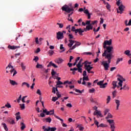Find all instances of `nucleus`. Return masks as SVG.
Returning <instances> with one entry per match:
<instances>
[{
	"label": "nucleus",
	"instance_id": "obj_9",
	"mask_svg": "<svg viewBox=\"0 0 131 131\" xmlns=\"http://www.w3.org/2000/svg\"><path fill=\"white\" fill-rule=\"evenodd\" d=\"M115 102L116 104V110H119V106H120V100L118 99L115 100Z\"/></svg>",
	"mask_w": 131,
	"mask_h": 131
},
{
	"label": "nucleus",
	"instance_id": "obj_35",
	"mask_svg": "<svg viewBox=\"0 0 131 131\" xmlns=\"http://www.w3.org/2000/svg\"><path fill=\"white\" fill-rule=\"evenodd\" d=\"M99 126H100V127H108V125L104 123H101L99 125Z\"/></svg>",
	"mask_w": 131,
	"mask_h": 131
},
{
	"label": "nucleus",
	"instance_id": "obj_51",
	"mask_svg": "<svg viewBox=\"0 0 131 131\" xmlns=\"http://www.w3.org/2000/svg\"><path fill=\"white\" fill-rule=\"evenodd\" d=\"M78 72H80V73H82V68H77Z\"/></svg>",
	"mask_w": 131,
	"mask_h": 131
},
{
	"label": "nucleus",
	"instance_id": "obj_19",
	"mask_svg": "<svg viewBox=\"0 0 131 131\" xmlns=\"http://www.w3.org/2000/svg\"><path fill=\"white\" fill-rule=\"evenodd\" d=\"M125 8V7L122 4H121L120 6H119V11H124Z\"/></svg>",
	"mask_w": 131,
	"mask_h": 131
},
{
	"label": "nucleus",
	"instance_id": "obj_23",
	"mask_svg": "<svg viewBox=\"0 0 131 131\" xmlns=\"http://www.w3.org/2000/svg\"><path fill=\"white\" fill-rule=\"evenodd\" d=\"M2 125H3L4 129L6 130V131H8L9 130V129L8 128V126H7V124L5 123H2Z\"/></svg>",
	"mask_w": 131,
	"mask_h": 131
},
{
	"label": "nucleus",
	"instance_id": "obj_6",
	"mask_svg": "<svg viewBox=\"0 0 131 131\" xmlns=\"http://www.w3.org/2000/svg\"><path fill=\"white\" fill-rule=\"evenodd\" d=\"M84 64V69L85 70H92L93 69V67H91V65L88 64L86 63V61H85L84 62L82 63V64Z\"/></svg>",
	"mask_w": 131,
	"mask_h": 131
},
{
	"label": "nucleus",
	"instance_id": "obj_58",
	"mask_svg": "<svg viewBox=\"0 0 131 131\" xmlns=\"http://www.w3.org/2000/svg\"><path fill=\"white\" fill-rule=\"evenodd\" d=\"M25 98H27V96H24L23 97L22 99H21V101L23 102V103H25Z\"/></svg>",
	"mask_w": 131,
	"mask_h": 131
},
{
	"label": "nucleus",
	"instance_id": "obj_55",
	"mask_svg": "<svg viewBox=\"0 0 131 131\" xmlns=\"http://www.w3.org/2000/svg\"><path fill=\"white\" fill-rule=\"evenodd\" d=\"M38 57L35 56L34 58L33 59V61H35V62H37V61H38Z\"/></svg>",
	"mask_w": 131,
	"mask_h": 131
},
{
	"label": "nucleus",
	"instance_id": "obj_50",
	"mask_svg": "<svg viewBox=\"0 0 131 131\" xmlns=\"http://www.w3.org/2000/svg\"><path fill=\"white\" fill-rule=\"evenodd\" d=\"M36 94H37L39 96H41V92H40V90L38 89L37 91Z\"/></svg>",
	"mask_w": 131,
	"mask_h": 131
},
{
	"label": "nucleus",
	"instance_id": "obj_14",
	"mask_svg": "<svg viewBox=\"0 0 131 131\" xmlns=\"http://www.w3.org/2000/svg\"><path fill=\"white\" fill-rule=\"evenodd\" d=\"M54 61L55 62V63H57V64H58V65L59 64H61V63L63 62V59H62V58H57Z\"/></svg>",
	"mask_w": 131,
	"mask_h": 131
},
{
	"label": "nucleus",
	"instance_id": "obj_16",
	"mask_svg": "<svg viewBox=\"0 0 131 131\" xmlns=\"http://www.w3.org/2000/svg\"><path fill=\"white\" fill-rule=\"evenodd\" d=\"M9 82L12 85H18V83L13 80H9Z\"/></svg>",
	"mask_w": 131,
	"mask_h": 131
},
{
	"label": "nucleus",
	"instance_id": "obj_64",
	"mask_svg": "<svg viewBox=\"0 0 131 131\" xmlns=\"http://www.w3.org/2000/svg\"><path fill=\"white\" fill-rule=\"evenodd\" d=\"M77 68H81V67H82V64H80L79 63H78L77 65H76Z\"/></svg>",
	"mask_w": 131,
	"mask_h": 131
},
{
	"label": "nucleus",
	"instance_id": "obj_22",
	"mask_svg": "<svg viewBox=\"0 0 131 131\" xmlns=\"http://www.w3.org/2000/svg\"><path fill=\"white\" fill-rule=\"evenodd\" d=\"M93 29V26L92 25H88L86 26V30H88V31H89V30H92Z\"/></svg>",
	"mask_w": 131,
	"mask_h": 131
},
{
	"label": "nucleus",
	"instance_id": "obj_40",
	"mask_svg": "<svg viewBox=\"0 0 131 131\" xmlns=\"http://www.w3.org/2000/svg\"><path fill=\"white\" fill-rule=\"evenodd\" d=\"M60 50H63L62 52H65V48L63 47V45H60Z\"/></svg>",
	"mask_w": 131,
	"mask_h": 131
},
{
	"label": "nucleus",
	"instance_id": "obj_38",
	"mask_svg": "<svg viewBox=\"0 0 131 131\" xmlns=\"http://www.w3.org/2000/svg\"><path fill=\"white\" fill-rule=\"evenodd\" d=\"M103 82H104V81H100L99 82H97V85H100V86H102Z\"/></svg>",
	"mask_w": 131,
	"mask_h": 131
},
{
	"label": "nucleus",
	"instance_id": "obj_46",
	"mask_svg": "<svg viewBox=\"0 0 131 131\" xmlns=\"http://www.w3.org/2000/svg\"><path fill=\"white\" fill-rule=\"evenodd\" d=\"M77 127L79 128L80 130H83V129H84V127H83V126H81L79 125H78L77 126Z\"/></svg>",
	"mask_w": 131,
	"mask_h": 131
},
{
	"label": "nucleus",
	"instance_id": "obj_20",
	"mask_svg": "<svg viewBox=\"0 0 131 131\" xmlns=\"http://www.w3.org/2000/svg\"><path fill=\"white\" fill-rule=\"evenodd\" d=\"M124 54L126 55V56H128V57H130V56H131L130 51H129L128 50L125 51Z\"/></svg>",
	"mask_w": 131,
	"mask_h": 131
},
{
	"label": "nucleus",
	"instance_id": "obj_17",
	"mask_svg": "<svg viewBox=\"0 0 131 131\" xmlns=\"http://www.w3.org/2000/svg\"><path fill=\"white\" fill-rule=\"evenodd\" d=\"M8 122L10 124H15V120H13V119L8 118L7 120Z\"/></svg>",
	"mask_w": 131,
	"mask_h": 131
},
{
	"label": "nucleus",
	"instance_id": "obj_32",
	"mask_svg": "<svg viewBox=\"0 0 131 131\" xmlns=\"http://www.w3.org/2000/svg\"><path fill=\"white\" fill-rule=\"evenodd\" d=\"M117 94V91L116 90H115L114 92L112 93L113 95V99H114L116 97V94Z\"/></svg>",
	"mask_w": 131,
	"mask_h": 131
},
{
	"label": "nucleus",
	"instance_id": "obj_26",
	"mask_svg": "<svg viewBox=\"0 0 131 131\" xmlns=\"http://www.w3.org/2000/svg\"><path fill=\"white\" fill-rule=\"evenodd\" d=\"M54 113V110H51L50 112L47 111V112H46V115H53Z\"/></svg>",
	"mask_w": 131,
	"mask_h": 131
},
{
	"label": "nucleus",
	"instance_id": "obj_31",
	"mask_svg": "<svg viewBox=\"0 0 131 131\" xmlns=\"http://www.w3.org/2000/svg\"><path fill=\"white\" fill-rule=\"evenodd\" d=\"M44 119H45V120L46 121V122H49V123H51V122L52 121V119L50 117H48L47 118H45Z\"/></svg>",
	"mask_w": 131,
	"mask_h": 131
},
{
	"label": "nucleus",
	"instance_id": "obj_63",
	"mask_svg": "<svg viewBox=\"0 0 131 131\" xmlns=\"http://www.w3.org/2000/svg\"><path fill=\"white\" fill-rule=\"evenodd\" d=\"M82 75H83V77L85 76H86V71H84L83 72Z\"/></svg>",
	"mask_w": 131,
	"mask_h": 131
},
{
	"label": "nucleus",
	"instance_id": "obj_28",
	"mask_svg": "<svg viewBox=\"0 0 131 131\" xmlns=\"http://www.w3.org/2000/svg\"><path fill=\"white\" fill-rule=\"evenodd\" d=\"M20 66L21 67V69H22L23 71H24V70H25V69H26V66L24 65V63L21 62L20 63Z\"/></svg>",
	"mask_w": 131,
	"mask_h": 131
},
{
	"label": "nucleus",
	"instance_id": "obj_18",
	"mask_svg": "<svg viewBox=\"0 0 131 131\" xmlns=\"http://www.w3.org/2000/svg\"><path fill=\"white\" fill-rule=\"evenodd\" d=\"M104 4L106 5V7L107 10H108V11H111V5H110V4L108 3V2L104 3Z\"/></svg>",
	"mask_w": 131,
	"mask_h": 131
},
{
	"label": "nucleus",
	"instance_id": "obj_59",
	"mask_svg": "<svg viewBox=\"0 0 131 131\" xmlns=\"http://www.w3.org/2000/svg\"><path fill=\"white\" fill-rule=\"evenodd\" d=\"M61 84H63V82H62L61 81H58L57 82L56 85H60Z\"/></svg>",
	"mask_w": 131,
	"mask_h": 131
},
{
	"label": "nucleus",
	"instance_id": "obj_33",
	"mask_svg": "<svg viewBox=\"0 0 131 131\" xmlns=\"http://www.w3.org/2000/svg\"><path fill=\"white\" fill-rule=\"evenodd\" d=\"M121 81L122 82H118V84H119V86H122V82H123V81H125V79L123 78L121 80Z\"/></svg>",
	"mask_w": 131,
	"mask_h": 131
},
{
	"label": "nucleus",
	"instance_id": "obj_25",
	"mask_svg": "<svg viewBox=\"0 0 131 131\" xmlns=\"http://www.w3.org/2000/svg\"><path fill=\"white\" fill-rule=\"evenodd\" d=\"M24 85H26L27 88H30V85H29V84L26 82H24L22 83L21 86H24Z\"/></svg>",
	"mask_w": 131,
	"mask_h": 131
},
{
	"label": "nucleus",
	"instance_id": "obj_42",
	"mask_svg": "<svg viewBox=\"0 0 131 131\" xmlns=\"http://www.w3.org/2000/svg\"><path fill=\"white\" fill-rule=\"evenodd\" d=\"M108 84L107 83H105L104 84H102V86H100V89H105L106 88V86Z\"/></svg>",
	"mask_w": 131,
	"mask_h": 131
},
{
	"label": "nucleus",
	"instance_id": "obj_52",
	"mask_svg": "<svg viewBox=\"0 0 131 131\" xmlns=\"http://www.w3.org/2000/svg\"><path fill=\"white\" fill-rule=\"evenodd\" d=\"M21 99H22V95H20L18 98L17 99V103H19L20 101H21Z\"/></svg>",
	"mask_w": 131,
	"mask_h": 131
},
{
	"label": "nucleus",
	"instance_id": "obj_41",
	"mask_svg": "<svg viewBox=\"0 0 131 131\" xmlns=\"http://www.w3.org/2000/svg\"><path fill=\"white\" fill-rule=\"evenodd\" d=\"M111 100V97H110V96H108L107 97V98L106 99V101H107L106 104H108Z\"/></svg>",
	"mask_w": 131,
	"mask_h": 131
},
{
	"label": "nucleus",
	"instance_id": "obj_62",
	"mask_svg": "<svg viewBox=\"0 0 131 131\" xmlns=\"http://www.w3.org/2000/svg\"><path fill=\"white\" fill-rule=\"evenodd\" d=\"M51 74H52V76H54V75H55V74H56V72H55V71H54V70H52Z\"/></svg>",
	"mask_w": 131,
	"mask_h": 131
},
{
	"label": "nucleus",
	"instance_id": "obj_3",
	"mask_svg": "<svg viewBox=\"0 0 131 131\" xmlns=\"http://www.w3.org/2000/svg\"><path fill=\"white\" fill-rule=\"evenodd\" d=\"M107 121L111 126V131H115V122H114V120L109 119Z\"/></svg>",
	"mask_w": 131,
	"mask_h": 131
},
{
	"label": "nucleus",
	"instance_id": "obj_7",
	"mask_svg": "<svg viewBox=\"0 0 131 131\" xmlns=\"http://www.w3.org/2000/svg\"><path fill=\"white\" fill-rule=\"evenodd\" d=\"M83 82H82V84L83 85H86V83L85 81H90V79H89V76L83 77L82 78Z\"/></svg>",
	"mask_w": 131,
	"mask_h": 131
},
{
	"label": "nucleus",
	"instance_id": "obj_49",
	"mask_svg": "<svg viewBox=\"0 0 131 131\" xmlns=\"http://www.w3.org/2000/svg\"><path fill=\"white\" fill-rule=\"evenodd\" d=\"M58 98L57 97H52V101L53 102H56V101H57V100H58Z\"/></svg>",
	"mask_w": 131,
	"mask_h": 131
},
{
	"label": "nucleus",
	"instance_id": "obj_34",
	"mask_svg": "<svg viewBox=\"0 0 131 131\" xmlns=\"http://www.w3.org/2000/svg\"><path fill=\"white\" fill-rule=\"evenodd\" d=\"M109 118H113V116H112L110 113H108L107 116L105 118L106 119H109Z\"/></svg>",
	"mask_w": 131,
	"mask_h": 131
},
{
	"label": "nucleus",
	"instance_id": "obj_45",
	"mask_svg": "<svg viewBox=\"0 0 131 131\" xmlns=\"http://www.w3.org/2000/svg\"><path fill=\"white\" fill-rule=\"evenodd\" d=\"M19 105H20V108L21 109H25V104L23 103V104H20Z\"/></svg>",
	"mask_w": 131,
	"mask_h": 131
},
{
	"label": "nucleus",
	"instance_id": "obj_11",
	"mask_svg": "<svg viewBox=\"0 0 131 131\" xmlns=\"http://www.w3.org/2000/svg\"><path fill=\"white\" fill-rule=\"evenodd\" d=\"M52 66L54 67V68H58V66L53 63V61H50L47 66V67H51Z\"/></svg>",
	"mask_w": 131,
	"mask_h": 131
},
{
	"label": "nucleus",
	"instance_id": "obj_8",
	"mask_svg": "<svg viewBox=\"0 0 131 131\" xmlns=\"http://www.w3.org/2000/svg\"><path fill=\"white\" fill-rule=\"evenodd\" d=\"M73 32H75V33H77V32H78L80 35H82V33L83 32H84V31L82 30L81 28H79L74 30Z\"/></svg>",
	"mask_w": 131,
	"mask_h": 131
},
{
	"label": "nucleus",
	"instance_id": "obj_2",
	"mask_svg": "<svg viewBox=\"0 0 131 131\" xmlns=\"http://www.w3.org/2000/svg\"><path fill=\"white\" fill-rule=\"evenodd\" d=\"M62 11H64V12H66V13H68L70 14V15H72L73 14V12L74 11V8L73 7H69V6L67 5H64L61 8Z\"/></svg>",
	"mask_w": 131,
	"mask_h": 131
},
{
	"label": "nucleus",
	"instance_id": "obj_44",
	"mask_svg": "<svg viewBox=\"0 0 131 131\" xmlns=\"http://www.w3.org/2000/svg\"><path fill=\"white\" fill-rule=\"evenodd\" d=\"M48 53L50 55V56H52V55H54V51L53 50H49L48 51Z\"/></svg>",
	"mask_w": 131,
	"mask_h": 131
},
{
	"label": "nucleus",
	"instance_id": "obj_56",
	"mask_svg": "<svg viewBox=\"0 0 131 131\" xmlns=\"http://www.w3.org/2000/svg\"><path fill=\"white\" fill-rule=\"evenodd\" d=\"M99 116H100L101 117H102V112H101V111H97V115Z\"/></svg>",
	"mask_w": 131,
	"mask_h": 131
},
{
	"label": "nucleus",
	"instance_id": "obj_15",
	"mask_svg": "<svg viewBox=\"0 0 131 131\" xmlns=\"http://www.w3.org/2000/svg\"><path fill=\"white\" fill-rule=\"evenodd\" d=\"M104 43L107 46H111V45H112V39H111L109 40H105Z\"/></svg>",
	"mask_w": 131,
	"mask_h": 131
},
{
	"label": "nucleus",
	"instance_id": "obj_30",
	"mask_svg": "<svg viewBox=\"0 0 131 131\" xmlns=\"http://www.w3.org/2000/svg\"><path fill=\"white\" fill-rule=\"evenodd\" d=\"M74 91H75V92L76 93H79V94H82V93H83V92H84V90L80 91L78 89H74Z\"/></svg>",
	"mask_w": 131,
	"mask_h": 131
},
{
	"label": "nucleus",
	"instance_id": "obj_53",
	"mask_svg": "<svg viewBox=\"0 0 131 131\" xmlns=\"http://www.w3.org/2000/svg\"><path fill=\"white\" fill-rule=\"evenodd\" d=\"M5 107H7V108H11L12 106L11 104H10V103H8L5 105Z\"/></svg>",
	"mask_w": 131,
	"mask_h": 131
},
{
	"label": "nucleus",
	"instance_id": "obj_24",
	"mask_svg": "<svg viewBox=\"0 0 131 131\" xmlns=\"http://www.w3.org/2000/svg\"><path fill=\"white\" fill-rule=\"evenodd\" d=\"M20 125H21L20 127L21 130H24V129L26 128V126H25V124H24L23 122H21Z\"/></svg>",
	"mask_w": 131,
	"mask_h": 131
},
{
	"label": "nucleus",
	"instance_id": "obj_61",
	"mask_svg": "<svg viewBox=\"0 0 131 131\" xmlns=\"http://www.w3.org/2000/svg\"><path fill=\"white\" fill-rule=\"evenodd\" d=\"M108 112H109V110L106 109V110L104 111V115H105V116L107 115V114L108 113Z\"/></svg>",
	"mask_w": 131,
	"mask_h": 131
},
{
	"label": "nucleus",
	"instance_id": "obj_47",
	"mask_svg": "<svg viewBox=\"0 0 131 131\" xmlns=\"http://www.w3.org/2000/svg\"><path fill=\"white\" fill-rule=\"evenodd\" d=\"M95 92V89L92 88V89H90L89 90V93H90L91 94H93V93Z\"/></svg>",
	"mask_w": 131,
	"mask_h": 131
},
{
	"label": "nucleus",
	"instance_id": "obj_60",
	"mask_svg": "<svg viewBox=\"0 0 131 131\" xmlns=\"http://www.w3.org/2000/svg\"><path fill=\"white\" fill-rule=\"evenodd\" d=\"M84 14H86V15L90 14V12H89V10H88V9H85L84 11Z\"/></svg>",
	"mask_w": 131,
	"mask_h": 131
},
{
	"label": "nucleus",
	"instance_id": "obj_48",
	"mask_svg": "<svg viewBox=\"0 0 131 131\" xmlns=\"http://www.w3.org/2000/svg\"><path fill=\"white\" fill-rule=\"evenodd\" d=\"M69 37L70 39H74V37L73 36V35H72V34H69Z\"/></svg>",
	"mask_w": 131,
	"mask_h": 131
},
{
	"label": "nucleus",
	"instance_id": "obj_43",
	"mask_svg": "<svg viewBox=\"0 0 131 131\" xmlns=\"http://www.w3.org/2000/svg\"><path fill=\"white\" fill-rule=\"evenodd\" d=\"M57 25L59 26V28H63V26H64V25H63V24H60V23H58L57 24Z\"/></svg>",
	"mask_w": 131,
	"mask_h": 131
},
{
	"label": "nucleus",
	"instance_id": "obj_4",
	"mask_svg": "<svg viewBox=\"0 0 131 131\" xmlns=\"http://www.w3.org/2000/svg\"><path fill=\"white\" fill-rule=\"evenodd\" d=\"M69 41L70 43L68 45V46L70 48L68 52H69L70 53H71V51H72V50H74V49H72V45H74V42H75V40H72V39H69Z\"/></svg>",
	"mask_w": 131,
	"mask_h": 131
},
{
	"label": "nucleus",
	"instance_id": "obj_1",
	"mask_svg": "<svg viewBox=\"0 0 131 131\" xmlns=\"http://www.w3.org/2000/svg\"><path fill=\"white\" fill-rule=\"evenodd\" d=\"M103 49H106L104 50V52L102 54V57H105V59H107V61H102L101 65H103L104 67V70L107 71L109 69V64L111 63V60L113 58V54L114 53V50H113V47L112 46H107L105 43H103Z\"/></svg>",
	"mask_w": 131,
	"mask_h": 131
},
{
	"label": "nucleus",
	"instance_id": "obj_12",
	"mask_svg": "<svg viewBox=\"0 0 131 131\" xmlns=\"http://www.w3.org/2000/svg\"><path fill=\"white\" fill-rule=\"evenodd\" d=\"M76 43L72 47L71 50H74L77 47H79V46H80L81 45V43L80 42H77L75 41Z\"/></svg>",
	"mask_w": 131,
	"mask_h": 131
},
{
	"label": "nucleus",
	"instance_id": "obj_57",
	"mask_svg": "<svg viewBox=\"0 0 131 131\" xmlns=\"http://www.w3.org/2000/svg\"><path fill=\"white\" fill-rule=\"evenodd\" d=\"M16 119L17 121H18V120H19V119H21V116L20 115L16 116Z\"/></svg>",
	"mask_w": 131,
	"mask_h": 131
},
{
	"label": "nucleus",
	"instance_id": "obj_39",
	"mask_svg": "<svg viewBox=\"0 0 131 131\" xmlns=\"http://www.w3.org/2000/svg\"><path fill=\"white\" fill-rule=\"evenodd\" d=\"M120 61H123V58H118L116 61V64H118L119 63V62H120Z\"/></svg>",
	"mask_w": 131,
	"mask_h": 131
},
{
	"label": "nucleus",
	"instance_id": "obj_10",
	"mask_svg": "<svg viewBox=\"0 0 131 131\" xmlns=\"http://www.w3.org/2000/svg\"><path fill=\"white\" fill-rule=\"evenodd\" d=\"M57 130V128L56 127H48V128H46L44 131H55Z\"/></svg>",
	"mask_w": 131,
	"mask_h": 131
},
{
	"label": "nucleus",
	"instance_id": "obj_21",
	"mask_svg": "<svg viewBox=\"0 0 131 131\" xmlns=\"http://www.w3.org/2000/svg\"><path fill=\"white\" fill-rule=\"evenodd\" d=\"M112 84L113 85V89L114 90L115 89V88H116V86H117L118 88H119V86H117V81H113Z\"/></svg>",
	"mask_w": 131,
	"mask_h": 131
},
{
	"label": "nucleus",
	"instance_id": "obj_37",
	"mask_svg": "<svg viewBox=\"0 0 131 131\" xmlns=\"http://www.w3.org/2000/svg\"><path fill=\"white\" fill-rule=\"evenodd\" d=\"M119 77L117 78L118 81H119V82H122V78H123V77H122L121 75H119L118 76Z\"/></svg>",
	"mask_w": 131,
	"mask_h": 131
},
{
	"label": "nucleus",
	"instance_id": "obj_5",
	"mask_svg": "<svg viewBox=\"0 0 131 131\" xmlns=\"http://www.w3.org/2000/svg\"><path fill=\"white\" fill-rule=\"evenodd\" d=\"M56 38L58 40L63 39L64 38V34L61 31L56 33Z\"/></svg>",
	"mask_w": 131,
	"mask_h": 131
},
{
	"label": "nucleus",
	"instance_id": "obj_54",
	"mask_svg": "<svg viewBox=\"0 0 131 131\" xmlns=\"http://www.w3.org/2000/svg\"><path fill=\"white\" fill-rule=\"evenodd\" d=\"M99 30H100V27H98L97 30H96V28L93 29V31L95 32H98Z\"/></svg>",
	"mask_w": 131,
	"mask_h": 131
},
{
	"label": "nucleus",
	"instance_id": "obj_36",
	"mask_svg": "<svg viewBox=\"0 0 131 131\" xmlns=\"http://www.w3.org/2000/svg\"><path fill=\"white\" fill-rule=\"evenodd\" d=\"M54 116H55V118H57V119H59V120H60V121H61V122H62V123L64 122V120L62 119H61L60 117L56 116V115H54Z\"/></svg>",
	"mask_w": 131,
	"mask_h": 131
},
{
	"label": "nucleus",
	"instance_id": "obj_27",
	"mask_svg": "<svg viewBox=\"0 0 131 131\" xmlns=\"http://www.w3.org/2000/svg\"><path fill=\"white\" fill-rule=\"evenodd\" d=\"M123 88L124 91H128V90H129V87L127 86L126 84H125V85L123 86Z\"/></svg>",
	"mask_w": 131,
	"mask_h": 131
},
{
	"label": "nucleus",
	"instance_id": "obj_29",
	"mask_svg": "<svg viewBox=\"0 0 131 131\" xmlns=\"http://www.w3.org/2000/svg\"><path fill=\"white\" fill-rule=\"evenodd\" d=\"M43 67L41 64H39L38 62L37 63V65L36 66V68L40 69H42Z\"/></svg>",
	"mask_w": 131,
	"mask_h": 131
},
{
	"label": "nucleus",
	"instance_id": "obj_13",
	"mask_svg": "<svg viewBox=\"0 0 131 131\" xmlns=\"http://www.w3.org/2000/svg\"><path fill=\"white\" fill-rule=\"evenodd\" d=\"M8 48L10 50H16V49L20 48V46H14L9 45Z\"/></svg>",
	"mask_w": 131,
	"mask_h": 131
}]
</instances>
